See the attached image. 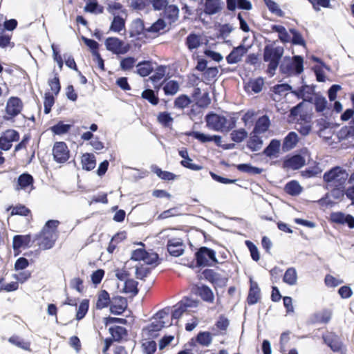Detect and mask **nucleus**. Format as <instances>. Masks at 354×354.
Masks as SVG:
<instances>
[{
    "label": "nucleus",
    "instance_id": "obj_28",
    "mask_svg": "<svg viewBox=\"0 0 354 354\" xmlns=\"http://www.w3.org/2000/svg\"><path fill=\"white\" fill-rule=\"evenodd\" d=\"M82 167L84 170L91 171L96 166V158L93 153H85L81 158Z\"/></svg>",
    "mask_w": 354,
    "mask_h": 354
},
{
    "label": "nucleus",
    "instance_id": "obj_11",
    "mask_svg": "<svg viewBox=\"0 0 354 354\" xmlns=\"http://www.w3.org/2000/svg\"><path fill=\"white\" fill-rule=\"evenodd\" d=\"M147 28L145 26V22L140 18L134 19L130 26L129 37H136L137 39H143L146 42L147 37Z\"/></svg>",
    "mask_w": 354,
    "mask_h": 354
},
{
    "label": "nucleus",
    "instance_id": "obj_7",
    "mask_svg": "<svg viewBox=\"0 0 354 354\" xmlns=\"http://www.w3.org/2000/svg\"><path fill=\"white\" fill-rule=\"evenodd\" d=\"M24 104L22 100L17 96L10 97L6 104L3 119L7 121H14L23 111Z\"/></svg>",
    "mask_w": 354,
    "mask_h": 354
},
{
    "label": "nucleus",
    "instance_id": "obj_62",
    "mask_svg": "<svg viewBox=\"0 0 354 354\" xmlns=\"http://www.w3.org/2000/svg\"><path fill=\"white\" fill-rule=\"evenodd\" d=\"M10 215L28 216L30 214V210L25 205H19L15 207H10Z\"/></svg>",
    "mask_w": 354,
    "mask_h": 354
},
{
    "label": "nucleus",
    "instance_id": "obj_30",
    "mask_svg": "<svg viewBox=\"0 0 354 354\" xmlns=\"http://www.w3.org/2000/svg\"><path fill=\"white\" fill-rule=\"evenodd\" d=\"M201 44V36L194 32L188 35L185 39V45L190 51L198 48Z\"/></svg>",
    "mask_w": 354,
    "mask_h": 354
},
{
    "label": "nucleus",
    "instance_id": "obj_20",
    "mask_svg": "<svg viewBox=\"0 0 354 354\" xmlns=\"http://www.w3.org/2000/svg\"><path fill=\"white\" fill-rule=\"evenodd\" d=\"M196 294L206 302L213 303L214 296L212 289L205 284L197 285L196 287Z\"/></svg>",
    "mask_w": 354,
    "mask_h": 354
},
{
    "label": "nucleus",
    "instance_id": "obj_48",
    "mask_svg": "<svg viewBox=\"0 0 354 354\" xmlns=\"http://www.w3.org/2000/svg\"><path fill=\"white\" fill-rule=\"evenodd\" d=\"M212 335L209 332L201 331L196 337V341L202 346H208L212 343Z\"/></svg>",
    "mask_w": 354,
    "mask_h": 354
},
{
    "label": "nucleus",
    "instance_id": "obj_50",
    "mask_svg": "<svg viewBox=\"0 0 354 354\" xmlns=\"http://www.w3.org/2000/svg\"><path fill=\"white\" fill-rule=\"evenodd\" d=\"M316 126L317 127V133L319 136H324V131L328 129L331 128V123L328 122L326 118H320L316 120ZM326 138H327L326 136Z\"/></svg>",
    "mask_w": 354,
    "mask_h": 354
},
{
    "label": "nucleus",
    "instance_id": "obj_44",
    "mask_svg": "<svg viewBox=\"0 0 354 354\" xmlns=\"http://www.w3.org/2000/svg\"><path fill=\"white\" fill-rule=\"evenodd\" d=\"M71 128V124H64L62 121H59L56 124L52 126L50 129L55 135H63L68 133Z\"/></svg>",
    "mask_w": 354,
    "mask_h": 354
},
{
    "label": "nucleus",
    "instance_id": "obj_1",
    "mask_svg": "<svg viewBox=\"0 0 354 354\" xmlns=\"http://www.w3.org/2000/svg\"><path fill=\"white\" fill-rule=\"evenodd\" d=\"M207 127L216 131L227 133L232 130L236 124V119L234 117L227 118L213 112L207 113L205 117Z\"/></svg>",
    "mask_w": 354,
    "mask_h": 354
},
{
    "label": "nucleus",
    "instance_id": "obj_37",
    "mask_svg": "<svg viewBox=\"0 0 354 354\" xmlns=\"http://www.w3.org/2000/svg\"><path fill=\"white\" fill-rule=\"evenodd\" d=\"M141 97L147 100L153 106H156L159 103L158 94L151 88L145 89L141 93Z\"/></svg>",
    "mask_w": 354,
    "mask_h": 354
},
{
    "label": "nucleus",
    "instance_id": "obj_53",
    "mask_svg": "<svg viewBox=\"0 0 354 354\" xmlns=\"http://www.w3.org/2000/svg\"><path fill=\"white\" fill-rule=\"evenodd\" d=\"M125 27L124 20L120 16H115L111 22L110 30L119 32Z\"/></svg>",
    "mask_w": 354,
    "mask_h": 354
},
{
    "label": "nucleus",
    "instance_id": "obj_55",
    "mask_svg": "<svg viewBox=\"0 0 354 354\" xmlns=\"http://www.w3.org/2000/svg\"><path fill=\"white\" fill-rule=\"evenodd\" d=\"M153 171L162 180H173L176 178V175L167 171H162L158 167H155Z\"/></svg>",
    "mask_w": 354,
    "mask_h": 354
},
{
    "label": "nucleus",
    "instance_id": "obj_25",
    "mask_svg": "<svg viewBox=\"0 0 354 354\" xmlns=\"http://www.w3.org/2000/svg\"><path fill=\"white\" fill-rule=\"evenodd\" d=\"M270 127V120L269 117L266 115H264L261 117H259L256 121L253 131H254V132L262 134L266 133L269 129Z\"/></svg>",
    "mask_w": 354,
    "mask_h": 354
},
{
    "label": "nucleus",
    "instance_id": "obj_39",
    "mask_svg": "<svg viewBox=\"0 0 354 354\" xmlns=\"http://www.w3.org/2000/svg\"><path fill=\"white\" fill-rule=\"evenodd\" d=\"M248 136L247 131L243 128L232 130L230 133L231 140L236 143L242 142Z\"/></svg>",
    "mask_w": 354,
    "mask_h": 354
},
{
    "label": "nucleus",
    "instance_id": "obj_47",
    "mask_svg": "<svg viewBox=\"0 0 354 354\" xmlns=\"http://www.w3.org/2000/svg\"><path fill=\"white\" fill-rule=\"evenodd\" d=\"M271 29L273 32L279 33V39L283 43L290 41V36L284 26L281 25H272Z\"/></svg>",
    "mask_w": 354,
    "mask_h": 354
},
{
    "label": "nucleus",
    "instance_id": "obj_56",
    "mask_svg": "<svg viewBox=\"0 0 354 354\" xmlns=\"http://www.w3.org/2000/svg\"><path fill=\"white\" fill-rule=\"evenodd\" d=\"M143 261L147 265L156 266L160 264L161 259L159 258V255L156 252H149L147 251V255H145Z\"/></svg>",
    "mask_w": 354,
    "mask_h": 354
},
{
    "label": "nucleus",
    "instance_id": "obj_63",
    "mask_svg": "<svg viewBox=\"0 0 354 354\" xmlns=\"http://www.w3.org/2000/svg\"><path fill=\"white\" fill-rule=\"evenodd\" d=\"M245 245L248 248L251 258L254 261H258L260 259V255L257 247L250 241H245Z\"/></svg>",
    "mask_w": 354,
    "mask_h": 354
},
{
    "label": "nucleus",
    "instance_id": "obj_13",
    "mask_svg": "<svg viewBox=\"0 0 354 354\" xmlns=\"http://www.w3.org/2000/svg\"><path fill=\"white\" fill-rule=\"evenodd\" d=\"M128 304L125 297L122 296L113 297L109 305L110 313L115 315H121L127 308Z\"/></svg>",
    "mask_w": 354,
    "mask_h": 354
},
{
    "label": "nucleus",
    "instance_id": "obj_19",
    "mask_svg": "<svg viewBox=\"0 0 354 354\" xmlns=\"http://www.w3.org/2000/svg\"><path fill=\"white\" fill-rule=\"evenodd\" d=\"M261 133L252 131L250 133L249 139L247 141L246 146L251 151H259L263 145V140L261 136Z\"/></svg>",
    "mask_w": 354,
    "mask_h": 354
},
{
    "label": "nucleus",
    "instance_id": "obj_61",
    "mask_svg": "<svg viewBox=\"0 0 354 354\" xmlns=\"http://www.w3.org/2000/svg\"><path fill=\"white\" fill-rule=\"evenodd\" d=\"M321 173L322 169L319 167L318 165H315L303 170L301 171V175L305 178H313L319 175Z\"/></svg>",
    "mask_w": 354,
    "mask_h": 354
},
{
    "label": "nucleus",
    "instance_id": "obj_46",
    "mask_svg": "<svg viewBox=\"0 0 354 354\" xmlns=\"http://www.w3.org/2000/svg\"><path fill=\"white\" fill-rule=\"evenodd\" d=\"M89 308V300L87 299H83L78 306L75 319L77 321L82 320L87 314Z\"/></svg>",
    "mask_w": 354,
    "mask_h": 354
},
{
    "label": "nucleus",
    "instance_id": "obj_36",
    "mask_svg": "<svg viewBox=\"0 0 354 354\" xmlns=\"http://www.w3.org/2000/svg\"><path fill=\"white\" fill-rule=\"evenodd\" d=\"M137 73L142 77L148 76L153 71V66L149 61L140 62L136 66Z\"/></svg>",
    "mask_w": 354,
    "mask_h": 354
},
{
    "label": "nucleus",
    "instance_id": "obj_49",
    "mask_svg": "<svg viewBox=\"0 0 354 354\" xmlns=\"http://www.w3.org/2000/svg\"><path fill=\"white\" fill-rule=\"evenodd\" d=\"M236 168L239 171L250 174H260L262 172V169L246 163L237 165Z\"/></svg>",
    "mask_w": 354,
    "mask_h": 354
},
{
    "label": "nucleus",
    "instance_id": "obj_22",
    "mask_svg": "<svg viewBox=\"0 0 354 354\" xmlns=\"http://www.w3.org/2000/svg\"><path fill=\"white\" fill-rule=\"evenodd\" d=\"M189 135L202 143L214 141L217 145H219L221 142V136L217 135L209 136L199 131H192Z\"/></svg>",
    "mask_w": 354,
    "mask_h": 354
},
{
    "label": "nucleus",
    "instance_id": "obj_38",
    "mask_svg": "<svg viewBox=\"0 0 354 354\" xmlns=\"http://www.w3.org/2000/svg\"><path fill=\"white\" fill-rule=\"evenodd\" d=\"M163 91L166 95H174L180 89L179 84L176 80H169L163 86Z\"/></svg>",
    "mask_w": 354,
    "mask_h": 354
},
{
    "label": "nucleus",
    "instance_id": "obj_3",
    "mask_svg": "<svg viewBox=\"0 0 354 354\" xmlns=\"http://www.w3.org/2000/svg\"><path fill=\"white\" fill-rule=\"evenodd\" d=\"M59 223H45V225L39 234L36 235L37 244L42 250L53 248L58 238L57 226Z\"/></svg>",
    "mask_w": 354,
    "mask_h": 354
},
{
    "label": "nucleus",
    "instance_id": "obj_42",
    "mask_svg": "<svg viewBox=\"0 0 354 354\" xmlns=\"http://www.w3.org/2000/svg\"><path fill=\"white\" fill-rule=\"evenodd\" d=\"M138 282L133 279H127L124 281V287L123 292L125 293H132L133 296L138 294L139 289L138 288Z\"/></svg>",
    "mask_w": 354,
    "mask_h": 354
},
{
    "label": "nucleus",
    "instance_id": "obj_24",
    "mask_svg": "<svg viewBox=\"0 0 354 354\" xmlns=\"http://www.w3.org/2000/svg\"><path fill=\"white\" fill-rule=\"evenodd\" d=\"M165 327L164 321H156L151 323L143 328V331L147 332L150 338H156L158 335L157 332Z\"/></svg>",
    "mask_w": 354,
    "mask_h": 354
},
{
    "label": "nucleus",
    "instance_id": "obj_60",
    "mask_svg": "<svg viewBox=\"0 0 354 354\" xmlns=\"http://www.w3.org/2000/svg\"><path fill=\"white\" fill-rule=\"evenodd\" d=\"M330 221H354V217L340 212H333L330 214Z\"/></svg>",
    "mask_w": 354,
    "mask_h": 354
},
{
    "label": "nucleus",
    "instance_id": "obj_40",
    "mask_svg": "<svg viewBox=\"0 0 354 354\" xmlns=\"http://www.w3.org/2000/svg\"><path fill=\"white\" fill-rule=\"evenodd\" d=\"M330 194L336 201H342L346 195V185L330 187Z\"/></svg>",
    "mask_w": 354,
    "mask_h": 354
},
{
    "label": "nucleus",
    "instance_id": "obj_35",
    "mask_svg": "<svg viewBox=\"0 0 354 354\" xmlns=\"http://www.w3.org/2000/svg\"><path fill=\"white\" fill-rule=\"evenodd\" d=\"M284 190L289 195L297 196L301 192L302 187L297 181L291 180L285 185Z\"/></svg>",
    "mask_w": 354,
    "mask_h": 354
},
{
    "label": "nucleus",
    "instance_id": "obj_58",
    "mask_svg": "<svg viewBox=\"0 0 354 354\" xmlns=\"http://www.w3.org/2000/svg\"><path fill=\"white\" fill-rule=\"evenodd\" d=\"M55 104V97L53 93H50V92H46L44 95V113L46 114H48L50 111L52 106Z\"/></svg>",
    "mask_w": 354,
    "mask_h": 354
},
{
    "label": "nucleus",
    "instance_id": "obj_16",
    "mask_svg": "<svg viewBox=\"0 0 354 354\" xmlns=\"http://www.w3.org/2000/svg\"><path fill=\"white\" fill-rule=\"evenodd\" d=\"M169 254L174 257L181 256L185 252V246L179 239H169L167 244Z\"/></svg>",
    "mask_w": 354,
    "mask_h": 354
},
{
    "label": "nucleus",
    "instance_id": "obj_2",
    "mask_svg": "<svg viewBox=\"0 0 354 354\" xmlns=\"http://www.w3.org/2000/svg\"><path fill=\"white\" fill-rule=\"evenodd\" d=\"M283 55V48L281 46H274L272 44L266 45L263 49V59L268 62L267 73L272 77L279 65L281 59Z\"/></svg>",
    "mask_w": 354,
    "mask_h": 354
},
{
    "label": "nucleus",
    "instance_id": "obj_54",
    "mask_svg": "<svg viewBox=\"0 0 354 354\" xmlns=\"http://www.w3.org/2000/svg\"><path fill=\"white\" fill-rule=\"evenodd\" d=\"M289 31L292 35V37L290 41L293 45L306 46V41L304 39L302 35L295 28H290Z\"/></svg>",
    "mask_w": 354,
    "mask_h": 354
},
{
    "label": "nucleus",
    "instance_id": "obj_27",
    "mask_svg": "<svg viewBox=\"0 0 354 354\" xmlns=\"http://www.w3.org/2000/svg\"><path fill=\"white\" fill-rule=\"evenodd\" d=\"M111 303V299L109 293L106 290H100L97 294V299L95 304V308L98 310H102L104 308L109 306Z\"/></svg>",
    "mask_w": 354,
    "mask_h": 354
},
{
    "label": "nucleus",
    "instance_id": "obj_52",
    "mask_svg": "<svg viewBox=\"0 0 354 354\" xmlns=\"http://www.w3.org/2000/svg\"><path fill=\"white\" fill-rule=\"evenodd\" d=\"M48 84L50 86V90L52 91L51 93L57 96L61 90V84L57 73H55V77L53 78L48 80Z\"/></svg>",
    "mask_w": 354,
    "mask_h": 354
},
{
    "label": "nucleus",
    "instance_id": "obj_5",
    "mask_svg": "<svg viewBox=\"0 0 354 354\" xmlns=\"http://www.w3.org/2000/svg\"><path fill=\"white\" fill-rule=\"evenodd\" d=\"M279 69L282 74L287 76L299 75L304 71V59L299 55H295L292 59L285 57Z\"/></svg>",
    "mask_w": 354,
    "mask_h": 354
},
{
    "label": "nucleus",
    "instance_id": "obj_41",
    "mask_svg": "<svg viewBox=\"0 0 354 354\" xmlns=\"http://www.w3.org/2000/svg\"><path fill=\"white\" fill-rule=\"evenodd\" d=\"M192 100L189 96L185 94H181L177 97L174 102V107L178 109H184L189 106Z\"/></svg>",
    "mask_w": 354,
    "mask_h": 354
},
{
    "label": "nucleus",
    "instance_id": "obj_4",
    "mask_svg": "<svg viewBox=\"0 0 354 354\" xmlns=\"http://www.w3.org/2000/svg\"><path fill=\"white\" fill-rule=\"evenodd\" d=\"M348 176V174L344 169L335 166L324 174L323 180L328 189L330 187L346 185Z\"/></svg>",
    "mask_w": 354,
    "mask_h": 354
},
{
    "label": "nucleus",
    "instance_id": "obj_15",
    "mask_svg": "<svg viewBox=\"0 0 354 354\" xmlns=\"http://www.w3.org/2000/svg\"><path fill=\"white\" fill-rule=\"evenodd\" d=\"M248 48L241 44L234 47L230 54L226 57V61L229 64H237L241 61L243 57L247 53Z\"/></svg>",
    "mask_w": 354,
    "mask_h": 354
},
{
    "label": "nucleus",
    "instance_id": "obj_57",
    "mask_svg": "<svg viewBox=\"0 0 354 354\" xmlns=\"http://www.w3.org/2000/svg\"><path fill=\"white\" fill-rule=\"evenodd\" d=\"M157 120L162 126L169 127L172 123L174 119L169 113L164 111L158 113Z\"/></svg>",
    "mask_w": 354,
    "mask_h": 354
},
{
    "label": "nucleus",
    "instance_id": "obj_10",
    "mask_svg": "<svg viewBox=\"0 0 354 354\" xmlns=\"http://www.w3.org/2000/svg\"><path fill=\"white\" fill-rule=\"evenodd\" d=\"M169 27L167 21L159 18L147 28V39H153L168 32Z\"/></svg>",
    "mask_w": 354,
    "mask_h": 354
},
{
    "label": "nucleus",
    "instance_id": "obj_14",
    "mask_svg": "<svg viewBox=\"0 0 354 354\" xmlns=\"http://www.w3.org/2000/svg\"><path fill=\"white\" fill-rule=\"evenodd\" d=\"M306 164V160L300 154H295L290 157H287L283 162V167L297 170L301 168Z\"/></svg>",
    "mask_w": 354,
    "mask_h": 354
},
{
    "label": "nucleus",
    "instance_id": "obj_64",
    "mask_svg": "<svg viewBox=\"0 0 354 354\" xmlns=\"http://www.w3.org/2000/svg\"><path fill=\"white\" fill-rule=\"evenodd\" d=\"M145 354H153L157 348L156 342L153 340L147 341L142 344Z\"/></svg>",
    "mask_w": 354,
    "mask_h": 354
},
{
    "label": "nucleus",
    "instance_id": "obj_59",
    "mask_svg": "<svg viewBox=\"0 0 354 354\" xmlns=\"http://www.w3.org/2000/svg\"><path fill=\"white\" fill-rule=\"evenodd\" d=\"M269 10L278 17H283L284 12L279 8L277 3L272 0H263Z\"/></svg>",
    "mask_w": 354,
    "mask_h": 354
},
{
    "label": "nucleus",
    "instance_id": "obj_26",
    "mask_svg": "<svg viewBox=\"0 0 354 354\" xmlns=\"http://www.w3.org/2000/svg\"><path fill=\"white\" fill-rule=\"evenodd\" d=\"M205 12L209 15L221 11L223 3L221 0H205Z\"/></svg>",
    "mask_w": 354,
    "mask_h": 354
},
{
    "label": "nucleus",
    "instance_id": "obj_32",
    "mask_svg": "<svg viewBox=\"0 0 354 354\" xmlns=\"http://www.w3.org/2000/svg\"><path fill=\"white\" fill-rule=\"evenodd\" d=\"M109 331L112 336V339L118 342H120L123 337L127 336L128 334V331L124 327L119 326H111L109 328Z\"/></svg>",
    "mask_w": 354,
    "mask_h": 354
},
{
    "label": "nucleus",
    "instance_id": "obj_9",
    "mask_svg": "<svg viewBox=\"0 0 354 354\" xmlns=\"http://www.w3.org/2000/svg\"><path fill=\"white\" fill-rule=\"evenodd\" d=\"M54 160L59 164L66 163L71 157V151L65 142H55L53 147Z\"/></svg>",
    "mask_w": 354,
    "mask_h": 354
},
{
    "label": "nucleus",
    "instance_id": "obj_6",
    "mask_svg": "<svg viewBox=\"0 0 354 354\" xmlns=\"http://www.w3.org/2000/svg\"><path fill=\"white\" fill-rule=\"evenodd\" d=\"M197 267L212 266L218 263L216 252L207 247L202 246L194 254Z\"/></svg>",
    "mask_w": 354,
    "mask_h": 354
},
{
    "label": "nucleus",
    "instance_id": "obj_51",
    "mask_svg": "<svg viewBox=\"0 0 354 354\" xmlns=\"http://www.w3.org/2000/svg\"><path fill=\"white\" fill-rule=\"evenodd\" d=\"M263 84V79L258 77L254 80H250L248 83V87L250 88L254 93H258L262 91Z\"/></svg>",
    "mask_w": 354,
    "mask_h": 354
},
{
    "label": "nucleus",
    "instance_id": "obj_34",
    "mask_svg": "<svg viewBox=\"0 0 354 354\" xmlns=\"http://www.w3.org/2000/svg\"><path fill=\"white\" fill-rule=\"evenodd\" d=\"M283 281L290 286H294L297 283V273L295 268H288L283 275Z\"/></svg>",
    "mask_w": 354,
    "mask_h": 354
},
{
    "label": "nucleus",
    "instance_id": "obj_43",
    "mask_svg": "<svg viewBox=\"0 0 354 354\" xmlns=\"http://www.w3.org/2000/svg\"><path fill=\"white\" fill-rule=\"evenodd\" d=\"M202 274L204 279L211 283H217L221 279V274L216 272L212 269H205L203 271Z\"/></svg>",
    "mask_w": 354,
    "mask_h": 354
},
{
    "label": "nucleus",
    "instance_id": "obj_8",
    "mask_svg": "<svg viewBox=\"0 0 354 354\" xmlns=\"http://www.w3.org/2000/svg\"><path fill=\"white\" fill-rule=\"evenodd\" d=\"M104 44L109 51L115 55L126 54L131 48L129 44L125 43L122 39L115 37L106 38Z\"/></svg>",
    "mask_w": 354,
    "mask_h": 354
},
{
    "label": "nucleus",
    "instance_id": "obj_18",
    "mask_svg": "<svg viewBox=\"0 0 354 354\" xmlns=\"http://www.w3.org/2000/svg\"><path fill=\"white\" fill-rule=\"evenodd\" d=\"M179 17V9L176 5H168L163 10V17L167 24L171 26L176 22Z\"/></svg>",
    "mask_w": 354,
    "mask_h": 354
},
{
    "label": "nucleus",
    "instance_id": "obj_23",
    "mask_svg": "<svg viewBox=\"0 0 354 354\" xmlns=\"http://www.w3.org/2000/svg\"><path fill=\"white\" fill-rule=\"evenodd\" d=\"M227 8L230 11H234L236 8L250 10L252 6L249 0H226Z\"/></svg>",
    "mask_w": 354,
    "mask_h": 354
},
{
    "label": "nucleus",
    "instance_id": "obj_29",
    "mask_svg": "<svg viewBox=\"0 0 354 354\" xmlns=\"http://www.w3.org/2000/svg\"><path fill=\"white\" fill-rule=\"evenodd\" d=\"M31 241V236L28 235H15L13 237L12 248L14 250L21 248L28 247Z\"/></svg>",
    "mask_w": 354,
    "mask_h": 354
},
{
    "label": "nucleus",
    "instance_id": "obj_17",
    "mask_svg": "<svg viewBox=\"0 0 354 354\" xmlns=\"http://www.w3.org/2000/svg\"><path fill=\"white\" fill-rule=\"evenodd\" d=\"M324 342L334 352L340 351L342 342L338 335L334 333H330L322 336Z\"/></svg>",
    "mask_w": 354,
    "mask_h": 354
},
{
    "label": "nucleus",
    "instance_id": "obj_12",
    "mask_svg": "<svg viewBox=\"0 0 354 354\" xmlns=\"http://www.w3.org/2000/svg\"><path fill=\"white\" fill-rule=\"evenodd\" d=\"M34 178L28 173H23L17 178L15 185L16 191L24 190L30 192L34 189Z\"/></svg>",
    "mask_w": 354,
    "mask_h": 354
},
{
    "label": "nucleus",
    "instance_id": "obj_31",
    "mask_svg": "<svg viewBox=\"0 0 354 354\" xmlns=\"http://www.w3.org/2000/svg\"><path fill=\"white\" fill-rule=\"evenodd\" d=\"M218 74L217 67H209L202 74L203 82L206 84L214 83Z\"/></svg>",
    "mask_w": 354,
    "mask_h": 354
},
{
    "label": "nucleus",
    "instance_id": "obj_33",
    "mask_svg": "<svg viewBox=\"0 0 354 354\" xmlns=\"http://www.w3.org/2000/svg\"><path fill=\"white\" fill-rule=\"evenodd\" d=\"M280 146V140L272 139L269 145L264 149L263 153L268 157L274 156L279 152Z\"/></svg>",
    "mask_w": 354,
    "mask_h": 354
},
{
    "label": "nucleus",
    "instance_id": "obj_45",
    "mask_svg": "<svg viewBox=\"0 0 354 354\" xmlns=\"http://www.w3.org/2000/svg\"><path fill=\"white\" fill-rule=\"evenodd\" d=\"M311 124L310 120H306L301 117L300 121L297 123V130L302 136H307L311 131Z\"/></svg>",
    "mask_w": 354,
    "mask_h": 354
},
{
    "label": "nucleus",
    "instance_id": "obj_21",
    "mask_svg": "<svg viewBox=\"0 0 354 354\" xmlns=\"http://www.w3.org/2000/svg\"><path fill=\"white\" fill-rule=\"evenodd\" d=\"M299 142V137L295 131H290L284 138L282 143V150L287 152L294 149Z\"/></svg>",
    "mask_w": 354,
    "mask_h": 354
}]
</instances>
